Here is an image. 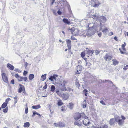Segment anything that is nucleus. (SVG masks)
Listing matches in <instances>:
<instances>
[{
  "mask_svg": "<svg viewBox=\"0 0 128 128\" xmlns=\"http://www.w3.org/2000/svg\"><path fill=\"white\" fill-rule=\"evenodd\" d=\"M48 79L51 81L53 82V84L59 86L61 90H56V92L58 95L62 97L63 94L62 91L66 90L65 85L68 83V81L64 80L60 81L58 76L56 74L51 76Z\"/></svg>",
  "mask_w": 128,
  "mask_h": 128,
  "instance_id": "1",
  "label": "nucleus"
},
{
  "mask_svg": "<svg viewBox=\"0 0 128 128\" xmlns=\"http://www.w3.org/2000/svg\"><path fill=\"white\" fill-rule=\"evenodd\" d=\"M85 116V114L84 113H82L80 114L77 113L74 116V118L76 120L74 123L75 125H76L78 126H80L82 125V122L83 117Z\"/></svg>",
  "mask_w": 128,
  "mask_h": 128,
  "instance_id": "2",
  "label": "nucleus"
},
{
  "mask_svg": "<svg viewBox=\"0 0 128 128\" xmlns=\"http://www.w3.org/2000/svg\"><path fill=\"white\" fill-rule=\"evenodd\" d=\"M92 18L95 20H98L102 22H105L106 20V18L103 16H100L98 14H95L92 16Z\"/></svg>",
  "mask_w": 128,
  "mask_h": 128,
  "instance_id": "3",
  "label": "nucleus"
},
{
  "mask_svg": "<svg viewBox=\"0 0 128 128\" xmlns=\"http://www.w3.org/2000/svg\"><path fill=\"white\" fill-rule=\"evenodd\" d=\"M100 3L96 0H91L90 1V4L92 6L95 7H98L100 4Z\"/></svg>",
  "mask_w": 128,
  "mask_h": 128,
  "instance_id": "4",
  "label": "nucleus"
},
{
  "mask_svg": "<svg viewBox=\"0 0 128 128\" xmlns=\"http://www.w3.org/2000/svg\"><path fill=\"white\" fill-rule=\"evenodd\" d=\"M69 30H70L72 32V33L75 36L78 35L79 33V31L77 28H75L74 27L72 28H69Z\"/></svg>",
  "mask_w": 128,
  "mask_h": 128,
  "instance_id": "5",
  "label": "nucleus"
},
{
  "mask_svg": "<svg viewBox=\"0 0 128 128\" xmlns=\"http://www.w3.org/2000/svg\"><path fill=\"white\" fill-rule=\"evenodd\" d=\"M98 25L96 26L95 24L93 26L95 31L98 32L100 31L102 29V27L100 22Z\"/></svg>",
  "mask_w": 128,
  "mask_h": 128,
  "instance_id": "6",
  "label": "nucleus"
},
{
  "mask_svg": "<svg viewBox=\"0 0 128 128\" xmlns=\"http://www.w3.org/2000/svg\"><path fill=\"white\" fill-rule=\"evenodd\" d=\"M85 117H83L84 119L83 120L82 122L84 125L87 126L89 124L90 122L88 119V117L85 114Z\"/></svg>",
  "mask_w": 128,
  "mask_h": 128,
  "instance_id": "7",
  "label": "nucleus"
},
{
  "mask_svg": "<svg viewBox=\"0 0 128 128\" xmlns=\"http://www.w3.org/2000/svg\"><path fill=\"white\" fill-rule=\"evenodd\" d=\"M1 75L3 81L4 82L7 83L8 81V79L6 74L4 73H2Z\"/></svg>",
  "mask_w": 128,
  "mask_h": 128,
  "instance_id": "8",
  "label": "nucleus"
},
{
  "mask_svg": "<svg viewBox=\"0 0 128 128\" xmlns=\"http://www.w3.org/2000/svg\"><path fill=\"white\" fill-rule=\"evenodd\" d=\"M95 33L94 30H89L86 33V35L88 36H90L93 35Z\"/></svg>",
  "mask_w": 128,
  "mask_h": 128,
  "instance_id": "9",
  "label": "nucleus"
},
{
  "mask_svg": "<svg viewBox=\"0 0 128 128\" xmlns=\"http://www.w3.org/2000/svg\"><path fill=\"white\" fill-rule=\"evenodd\" d=\"M67 45L68 47V49L70 50L71 48V41L69 40H66Z\"/></svg>",
  "mask_w": 128,
  "mask_h": 128,
  "instance_id": "10",
  "label": "nucleus"
},
{
  "mask_svg": "<svg viewBox=\"0 0 128 128\" xmlns=\"http://www.w3.org/2000/svg\"><path fill=\"white\" fill-rule=\"evenodd\" d=\"M69 95L67 93H63L62 97L64 100L68 99L69 97Z\"/></svg>",
  "mask_w": 128,
  "mask_h": 128,
  "instance_id": "11",
  "label": "nucleus"
},
{
  "mask_svg": "<svg viewBox=\"0 0 128 128\" xmlns=\"http://www.w3.org/2000/svg\"><path fill=\"white\" fill-rule=\"evenodd\" d=\"M60 3H62L63 4V5L66 6L68 5V7L69 8L70 7V6H69L68 4V3L67 2L66 0H60Z\"/></svg>",
  "mask_w": 128,
  "mask_h": 128,
  "instance_id": "12",
  "label": "nucleus"
},
{
  "mask_svg": "<svg viewBox=\"0 0 128 128\" xmlns=\"http://www.w3.org/2000/svg\"><path fill=\"white\" fill-rule=\"evenodd\" d=\"M20 86L18 90V92L19 93H21L22 91L24 90L23 91L25 90V89L24 86L21 84H19Z\"/></svg>",
  "mask_w": 128,
  "mask_h": 128,
  "instance_id": "13",
  "label": "nucleus"
},
{
  "mask_svg": "<svg viewBox=\"0 0 128 128\" xmlns=\"http://www.w3.org/2000/svg\"><path fill=\"white\" fill-rule=\"evenodd\" d=\"M82 70V66H78L77 68V72L76 74H79L81 72Z\"/></svg>",
  "mask_w": 128,
  "mask_h": 128,
  "instance_id": "14",
  "label": "nucleus"
},
{
  "mask_svg": "<svg viewBox=\"0 0 128 128\" xmlns=\"http://www.w3.org/2000/svg\"><path fill=\"white\" fill-rule=\"evenodd\" d=\"M112 57L106 54L104 57V59L106 61L110 60L112 58Z\"/></svg>",
  "mask_w": 128,
  "mask_h": 128,
  "instance_id": "15",
  "label": "nucleus"
},
{
  "mask_svg": "<svg viewBox=\"0 0 128 128\" xmlns=\"http://www.w3.org/2000/svg\"><path fill=\"white\" fill-rule=\"evenodd\" d=\"M7 66L10 70H12L14 69V67L11 64L8 63L7 64Z\"/></svg>",
  "mask_w": 128,
  "mask_h": 128,
  "instance_id": "16",
  "label": "nucleus"
},
{
  "mask_svg": "<svg viewBox=\"0 0 128 128\" xmlns=\"http://www.w3.org/2000/svg\"><path fill=\"white\" fill-rule=\"evenodd\" d=\"M62 21L64 23L67 24H70V21L67 18H64L62 20Z\"/></svg>",
  "mask_w": 128,
  "mask_h": 128,
  "instance_id": "17",
  "label": "nucleus"
},
{
  "mask_svg": "<svg viewBox=\"0 0 128 128\" xmlns=\"http://www.w3.org/2000/svg\"><path fill=\"white\" fill-rule=\"evenodd\" d=\"M15 76L19 81H22V77L20 76L18 74H16L15 75Z\"/></svg>",
  "mask_w": 128,
  "mask_h": 128,
  "instance_id": "18",
  "label": "nucleus"
},
{
  "mask_svg": "<svg viewBox=\"0 0 128 128\" xmlns=\"http://www.w3.org/2000/svg\"><path fill=\"white\" fill-rule=\"evenodd\" d=\"M115 122V120L114 118L110 119V124L111 125H113Z\"/></svg>",
  "mask_w": 128,
  "mask_h": 128,
  "instance_id": "19",
  "label": "nucleus"
},
{
  "mask_svg": "<svg viewBox=\"0 0 128 128\" xmlns=\"http://www.w3.org/2000/svg\"><path fill=\"white\" fill-rule=\"evenodd\" d=\"M74 106V104L73 103H69L68 105V106L70 108V109L72 110Z\"/></svg>",
  "mask_w": 128,
  "mask_h": 128,
  "instance_id": "20",
  "label": "nucleus"
},
{
  "mask_svg": "<svg viewBox=\"0 0 128 128\" xmlns=\"http://www.w3.org/2000/svg\"><path fill=\"white\" fill-rule=\"evenodd\" d=\"M41 106L39 105H38L37 106H32V108L33 109H37L39 108H40Z\"/></svg>",
  "mask_w": 128,
  "mask_h": 128,
  "instance_id": "21",
  "label": "nucleus"
},
{
  "mask_svg": "<svg viewBox=\"0 0 128 128\" xmlns=\"http://www.w3.org/2000/svg\"><path fill=\"white\" fill-rule=\"evenodd\" d=\"M63 104V102H62V100H60L59 99L58 101V106H61Z\"/></svg>",
  "mask_w": 128,
  "mask_h": 128,
  "instance_id": "22",
  "label": "nucleus"
},
{
  "mask_svg": "<svg viewBox=\"0 0 128 128\" xmlns=\"http://www.w3.org/2000/svg\"><path fill=\"white\" fill-rule=\"evenodd\" d=\"M87 51V54L89 55L92 56L93 53V50H88Z\"/></svg>",
  "mask_w": 128,
  "mask_h": 128,
  "instance_id": "23",
  "label": "nucleus"
},
{
  "mask_svg": "<svg viewBox=\"0 0 128 128\" xmlns=\"http://www.w3.org/2000/svg\"><path fill=\"white\" fill-rule=\"evenodd\" d=\"M120 119V117L118 116H115V120L118 122Z\"/></svg>",
  "mask_w": 128,
  "mask_h": 128,
  "instance_id": "24",
  "label": "nucleus"
},
{
  "mask_svg": "<svg viewBox=\"0 0 128 128\" xmlns=\"http://www.w3.org/2000/svg\"><path fill=\"white\" fill-rule=\"evenodd\" d=\"M118 122V124L119 125H122L123 124L124 121L122 119H120V120Z\"/></svg>",
  "mask_w": 128,
  "mask_h": 128,
  "instance_id": "25",
  "label": "nucleus"
},
{
  "mask_svg": "<svg viewBox=\"0 0 128 128\" xmlns=\"http://www.w3.org/2000/svg\"><path fill=\"white\" fill-rule=\"evenodd\" d=\"M113 64L116 65V64H118V62L116 60H112Z\"/></svg>",
  "mask_w": 128,
  "mask_h": 128,
  "instance_id": "26",
  "label": "nucleus"
},
{
  "mask_svg": "<svg viewBox=\"0 0 128 128\" xmlns=\"http://www.w3.org/2000/svg\"><path fill=\"white\" fill-rule=\"evenodd\" d=\"M30 125V124L29 122H27L24 123V127H28Z\"/></svg>",
  "mask_w": 128,
  "mask_h": 128,
  "instance_id": "27",
  "label": "nucleus"
},
{
  "mask_svg": "<svg viewBox=\"0 0 128 128\" xmlns=\"http://www.w3.org/2000/svg\"><path fill=\"white\" fill-rule=\"evenodd\" d=\"M7 104L6 102H4L2 105V108H5L7 106Z\"/></svg>",
  "mask_w": 128,
  "mask_h": 128,
  "instance_id": "28",
  "label": "nucleus"
},
{
  "mask_svg": "<svg viewBox=\"0 0 128 128\" xmlns=\"http://www.w3.org/2000/svg\"><path fill=\"white\" fill-rule=\"evenodd\" d=\"M34 78V76L33 74H30L29 76V78L30 80H32Z\"/></svg>",
  "mask_w": 128,
  "mask_h": 128,
  "instance_id": "29",
  "label": "nucleus"
},
{
  "mask_svg": "<svg viewBox=\"0 0 128 128\" xmlns=\"http://www.w3.org/2000/svg\"><path fill=\"white\" fill-rule=\"evenodd\" d=\"M86 66H87V68H89L90 67L91 64L89 62H88L87 61L86 62Z\"/></svg>",
  "mask_w": 128,
  "mask_h": 128,
  "instance_id": "30",
  "label": "nucleus"
},
{
  "mask_svg": "<svg viewBox=\"0 0 128 128\" xmlns=\"http://www.w3.org/2000/svg\"><path fill=\"white\" fill-rule=\"evenodd\" d=\"M55 88V87L54 86L52 85V86L51 87V90L50 91L54 92V90Z\"/></svg>",
  "mask_w": 128,
  "mask_h": 128,
  "instance_id": "31",
  "label": "nucleus"
},
{
  "mask_svg": "<svg viewBox=\"0 0 128 128\" xmlns=\"http://www.w3.org/2000/svg\"><path fill=\"white\" fill-rule=\"evenodd\" d=\"M46 74H44V75H42L41 76V78H42V81L45 80L46 79Z\"/></svg>",
  "mask_w": 128,
  "mask_h": 128,
  "instance_id": "32",
  "label": "nucleus"
},
{
  "mask_svg": "<svg viewBox=\"0 0 128 128\" xmlns=\"http://www.w3.org/2000/svg\"><path fill=\"white\" fill-rule=\"evenodd\" d=\"M86 100H84L83 102V104L82 105V106L83 108H85L86 106Z\"/></svg>",
  "mask_w": 128,
  "mask_h": 128,
  "instance_id": "33",
  "label": "nucleus"
},
{
  "mask_svg": "<svg viewBox=\"0 0 128 128\" xmlns=\"http://www.w3.org/2000/svg\"><path fill=\"white\" fill-rule=\"evenodd\" d=\"M22 81H24L26 82L27 80V78L26 77H22Z\"/></svg>",
  "mask_w": 128,
  "mask_h": 128,
  "instance_id": "34",
  "label": "nucleus"
},
{
  "mask_svg": "<svg viewBox=\"0 0 128 128\" xmlns=\"http://www.w3.org/2000/svg\"><path fill=\"white\" fill-rule=\"evenodd\" d=\"M126 45V44L125 42H124V44H122V50H125V48H124V46H125Z\"/></svg>",
  "mask_w": 128,
  "mask_h": 128,
  "instance_id": "35",
  "label": "nucleus"
},
{
  "mask_svg": "<svg viewBox=\"0 0 128 128\" xmlns=\"http://www.w3.org/2000/svg\"><path fill=\"white\" fill-rule=\"evenodd\" d=\"M107 30L108 29L106 28H105L102 30V32L104 34H106L107 32Z\"/></svg>",
  "mask_w": 128,
  "mask_h": 128,
  "instance_id": "36",
  "label": "nucleus"
},
{
  "mask_svg": "<svg viewBox=\"0 0 128 128\" xmlns=\"http://www.w3.org/2000/svg\"><path fill=\"white\" fill-rule=\"evenodd\" d=\"M8 110V107H6L5 108H4L3 110V111L4 113H6L7 112Z\"/></svg>",
  "mask_w": 128,
  "mask_h": 128,
  "instance_id": "37",
  "label": "nucleus"
},
{
  "mask_svg": "<svg viewBox=\"0 0 128 128\" xmlns=\"http://www.w3.org/2000/svg\"><path fill=\"white\" fill-rule=\"evenodd\" d=\"M59 125L60 126V127H64V124L63 122H60Z\"/></svg>",
  "mask_w": 128,
  "mask_h": 128,
  "instance_id": "38",
  "label": "nucleus"
},
{
  "mask_svg": "<svg viewBox=\"0 0 128 128\" xmlns=\"http://www.w3.org/2000/svg\"><path fill=\"white\" fill-rule=\"evenodd\" d=\"M11 99L10 98H8L6 100V103L7 104L8 103V102Z\"/></svg>",
  "mask_w": 128,
  "mask_h": 128,
  "instance_id": "39",
  "label": "nucleus"
},
{
  "mask_svg": "<svg viewBox=\"0 0 128 128\" xmlns=\"http://www.w3.org/2000/svg\"><path fill=\"white\" fill-rule=\"evenodd\" d=\"M14 71H16V72H19V73L21 72V70H19L18 68H15V69Z\"/></svg>",
  "mask_w": 128,
  "mask_h": 128,
  "instance_id": "40",
  "label": "nucleus"
},
{
  "mask_svg": "<svg viewBox=\"0 0 128 128\" xmlns=\"http://www.w3.org/2000/svg\"><path fill=\"white\" fill-rule=\"evenodd\" d=\"M107 126L106 125L102 126H100V128H107Z\"/></svg>",
  "mask_w": 128,
  "mask_h": 128,
  "instance_id": "41",
  "label": "nucleus"
},
{
  "mask_svg": "<svg viewBox=\"0 0 128 128\" xmlns=\"http://www.w3.org/2000/svg\"><path fill=\"white\" fill-rule=\"evenodd\" d=\"M61 110L62 111H64L66 110V109H65V107L62 106L61 108Z\"/></svg>",
  "mask_w": 128,
  "mask_h": 128,
  "instance_id": "42",
  "label": "nucleus"
},
{
  "mask_svg": "<svg viewBox=\"0 0 128 128\" xmlns=\"http://www.w3.org/2000/svg\"><path fill=\"white\" fill-rule=\"evenodd\" d=\"M54 125L56 127L60 126L59 123H54Z\"/></svg>",
  "mask_w": 128,
  "mask_h": 128,
  "instance_id": "43",
  "label": "nucleus"
},
{
  "mask_svg": "<svg viewBox=\"0 0 128 128\" xmlns=\"http://www.w3.org/2000/svg\"><path fill=\"white\" fill-rule=\"evenodd\" d=\"M95 52L96 53V54L97 55L100 53V52L98 50H95Z\"/></svg>",
  "mask_w": 128,
  "mask_h": 128,
  "instance_id": "44",
  "label": "nucleus"
},
{
  "mask_svg": "<svg viewBox=\"0 0 128 128\" xmlns=\"http://www.w3.org/2000/svg\"><path fill=\"white\" fill-rule=\"evenodd\" d=\"M128 69V65H126V66H124V68L123 69L124 70H126Z\"/></svg>",
  "mask_w": 128,
  "mask_h": 128,
  "instance_id": "45",
  "label": "nucleus"
},
{
  "mask_svg": "<svg viewBox=\"0 0 128 128\" xmlns=\"http://www.w3.org/2000/svg\"><path fill=\"white\" fill-rule=\"evenodd\" d=\"M80 55H81V56L82 58H83L84 57V56H85V54L83 52H82L81 54Z\"/></svg>",
  "mask_w": 128,
  "mask_h": 128,
  "instance_id": "46",
  "label": "nucleus"
},
{
  "mask_svg": "<svg viewBox=\"0 0 128 128\" xmlns=\"http://www.w3.org/2000/svg\"><path fill=\"white\" fill-rule=\"evenodd\" d=\"M100 102L104 105H105L106 104L103 100H101L100 101Z\"/></svg>",
  "mask_w": 128,
  "mask_h": 128,
  "instance_id": "47",
  "label": "nucleus"
},
{
  "mask_svg": "<svg viewBox=\"0 0 128 128\" xmlns=\"http://www.w3.org/2000/svg\"><path fill=\"white\" fill-rule=\"evenodd\" d=\"M28 112V108L27 107L26 108L25 110V113L26 114H27Z\"/></svg>",
  "mask_w": 128,
  "mask_h": 128,
  "instance_id": "48",
  "label": "nucleus"
},
{
  "mask_svg": "<svg viewBox=\"0 0 128 128\" xmlns=\"http://www.w3.org/2000/svg\"><path fill=\"white\" fill-rule=\"evenodd\" d=\"M27 73V72L25 71H24L23 73L24 76H26V74Z\"/></svg>",
  "mask_w": 128,
  "mask_h": 128,
  "instance_id": "49",
  "label": "nucleus"
},
{
  "mask_svg": "<svg viewBox=\"0 0 128 128\" xmlns=\"http://www.w3.org/2000/svg\"><path fill=\"white\" fill-rule=\"evenodd\" d=\"M71 39L72 40H76V39L73 36H72L71 37Z\"/></svg>",
  "mask_w": 128,
  "mask_h": 128,
  "instance_id": "50",
  "label": "nucleus"
},
{
  "mask_svg": "<svg viewBox=\"0 0 128 128\" xmlns=\"http://www.w3.org/2000/svg\"><path fill=\"white\" fill-rule=\"evenodd\" d=\"M52 12H53V13L55 14H56V11L55 10H52Z\"/></svg>",
  "mask_w": 128,
  "mask_h": 128,
  "instance_id": "51",
  "label": "nucleus"
},
{
  "mask_svg": "<svg viewBox=\"0 0 128 128\" xmlns=\"http://www.w3.org/2000/svg\"><path fill=\"white\" fill-rule=\"evenodd\" d=\"M119 50L120 52V53L122 54H124V52H123L121 50V48H119Z\"/></svg>",
  "mask_w": 128,
  "mask_h": 128,
  "instance_id": "52",
  "label": "nucleus"
},
{
  "mask_svg": "<svg viewBox=\"0 0 128 128\" xmlns=\"http://www.w3.org/2000/svg\"><path fill=\"white\" fill-rule=\"evenodd\" d=\"M11 83L13 84H14V80H12L11 81Z\"/></svg>",
  "mask_w": 128,
  "mask_h": 128,
  "instance_id": "53",
  "label": "nucleus"
},
{
  "mask_svg": "<svg viewBox=\"0 0 128 128\" xmlns=\"http://www.w3.org/2000/svg\"><path fill=\"white\" fill-rule=\"evenodd\" d=\"M57 12L58 14L60 15L62 14V12L61 11H60V10H58V11Z\"/></svg>",
  "mask_w": 128,
  "mask_h": 128,
  "instance_id": "54",
  "label": "nucleus"
},
{
  "mask_svg": "<svg viewBox=\"0 0 128 128\" xmlns=\"http://www.w3.org/2000/svg\"><path fill=\"white\" fill-rule=\"evenodd\" d=\"M35 112V114H36L38 115V116H39L40 117L41 116L40 114L38 113V112Z\"/></svg>",
  "mask_w": 128,
  "mask_h": 128,
  "instance_id": "55",
  "label": "nucleus"
},
{
  "mask_svg": "<svg viewBox=\"0 0 128 128\" xmlns=\"http://www.w3.org/2000/svg\"><path fill=\"white\" fill-rule=\"evenodd\" d=\"M113 34L112 32H110L109 33V36H112V35Z\"/></svg>",
  "mask_w": 128,
  "mask_h": 128,
  "instance_id": "56",
  "label": "nucleus"
},
{
  "mask_svg": "<svg viewBox=\"0 0 128 128\" xmlns=\"http://www.w3.org/2000/svg\"><path fill=\"white\" fill-rule=\"evenodd\" d=\"M88 90H87L85 89L84 90H83L84 92L85 93H87L88 92Z\"/></svg>",
  "mask_w": 128,
  "mask_h": 128,
  "instance_id": "57",
  "label": "nucleus"
},
{
  "mask_svg": "<svg viewBox=\"0 0 128 128\" xmlns=\"http://www.w3.org/2000/svg\"><path fill=\"white\" fill-rule=\"evenodd\" d=\"M98 35L100 37L102 35V33L101 32H99L98 33Z\"/></svg>",
  "mask_w": 128,
  "mask_h": 128,
  "instance_id": "58",
  "label": "nucleus"
},
{
  "mask_svg": "<svg viewBox=\"0 0 128 128\" xmlns=\"http://www.w3.org/2000/svg\"><path fill=\"white\" fill-rule=\"evenodd\" d=\"M123 120H125L126 119L123 116H121Z\"/></svg>",
  "mask_w": 128,
  "mask_h": 128,
  "instance_id": "59",
  "label": "nucleus"
},
{
  "mask_svg": "<svg viewBox=\"0 0 128 128\" xmlns=\"http://www.w3.org/2000/svg\"><path fill=\"white\" fill-rule=\"evenodd\" d=\"M114 39L116 40V41H118V38L117 37H116V36H115L114 38Z\"/></svg>",
  "mask_w": 128,
  "mask_h": 128,
  "instance_id": "60",
  "label": "nucleus"
},
{
  "mask_svg": "<svg viewBox=\"0 0 128 128\" xmlns=\"http://www.w3.org/2000/svg\"><path fill=\"white\" fill-rule=\"evenodd\" d=\"M47 88V85L46 84L43 87V89H45Z\"/></svg>",
  "mask_w": 128,
  "mask_h": 128,
  "instance_id": "61",
  "label": "nucleus"
},
{
  "mask_svg": "<svg viewBox=\"0 0 128 128\" xmlns=\"http://www.w3.org/2000/svg\"><path fill=\"white\" fill-rule=\"evenodd\" d=\"M48 107L49 108V109H50L51 107V104H48Z\"/></svg>",
  "mask_w": 128,
  "mask_h": 128,
  "instance_id": "62",
  "label": "nucleus"
},
{
  "mask_svg": "<svg viewBox=\"0 0 128 128\" xmlns=\"http://www.w3.org/2000/svg\"><path fill=\"white\" fill-rule=\"evenodd\" d=\"M17 99H16L14 100V104H15L17 102Z\"/></svg>",
  "mask_w": 128,
  "mask_h": 128,
  "instance_id": "63",
  "label": "nucleus"
},
{
  "mask_svg": "<svg viewBox=\"0 0 128 128\" xmlns=\"http://www.w3.org/2000/svg\"><path fill=\"white\" fill-rule=\"evenodd\" d=\"M27 65H28L27 63L26 62L25 63V65H24V66H25L26 68V66H27Z\"/></svg>",
  "mask_w": 128,
  "mask_h": 128,
  "instance_id": "64",
  "label": "nucleus"
}]
</instances>
